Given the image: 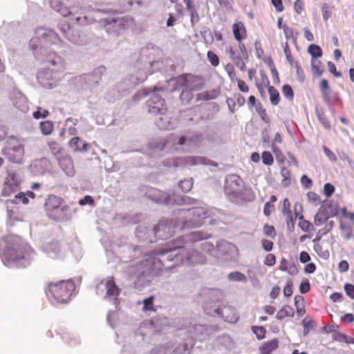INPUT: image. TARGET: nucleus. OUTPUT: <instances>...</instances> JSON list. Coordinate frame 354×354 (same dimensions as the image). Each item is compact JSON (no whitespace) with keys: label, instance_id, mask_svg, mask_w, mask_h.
<instances>
[{"label":"nucleus","instance_id":"1","mask_svg":"<svg viewBox=\"0 0 354 354\" xmlns=\"http://www.w3.org/2000/svg\"><path fill=\"white\" fill-rule=\"evenodd\" d=\"M224 192L229 201L239 205L251 202L255 198L252 188L245 187L243 180L236 174L226 176Z\"/></svg>","mask_w":354,"mask_h":354},{"label":"nucleus","instance_id":"2","mask_svg":"<svg viewBox=\"0 0 354 354\" xmlns=\"http://www.w3.org/2000/svg\"><path fill=\"white\" fill-rule=\"evenodd\" d=\"M76 286L72 279L50 282L46 290V295L56 304H66L71 298Z\"/></svg>","mask_w":354,"mask_h":354},{"label":"nucleus","instance_id":"3","mask_svg":"<svg viewBox=\"0 0 354 354\" xmlns=\"http://www.w3.org/2000/svg\"><path fill=\"white\" fill-rule=\"evenodd\" d=\"M209 212L205 207H192L178 208V223H182V229L200 227L203 220L209 216Z\"/></svg>","mask_w":354,"mask_h":354},{"label":"nucleus","instance_id":"4","mask_svg":"<svg viewBox=\"0 0 354 354\" xmlns=\"http://www.w3.org/2000/svg\"><path fill=\"white\" fill-rule=\"evenodd\" d=\"M46 214L55 221H61L66 218L70 207L65 204L64 198L55 195H50L44 203Z\"/></svg>","mask_w":354,"mask_h":354},{"label":"nucleus","instance_id":"5","mask_svg":"<svg viewBox=\"0 0 354 354\" xmlns=\"http://www.w3.org/2000/svg\"><path fill=\"white\" fill-rule=\"evenodd\" d=\"M203 301V308L205 313L209 316H211L208 313L206 308L210 310H217V308H220L221 305L219 304L221 299L223 298V292L218 289H203L199 294Z\"/></svg>","mask_w":354,"mask_h":354},{"label":"nucleus","instance_id":"6","mask_svg":"<svg viewBox=\"0 0 354 354\" xmlns=\"http://www.w3.org/2000/svg\"><path fill=\"white\" fill-rule=\"evenodd\" d=\"M100 23L109 35H119L132 23V19L128 17H111L101 19Z\"/></svg>","mask_w":354,"mask_h":354},{"label":"nucleus","instance_id":"7","mask_svg":"<svg viewBox=\"0 0 354 354\" xmlns=\"http://www.w3.org/2000/svg\"><path fill=\"white\" fill-rule=\"evenodd\" d=\"M178 260L183 266H192L204 263L206 258L196 250L187 249L178 245Z\"/></svg>","mask_w":354,"mask_h":354},{"label":"nucleus","instance_id":"8","mask_svg":"<svg viewBox=\"0 0 354 354\" xmlns=\"http://www.w3.org/2000/svg\"><path fill=\"white\" fill-rule=\"evenodd\" d=\"M70 19L75 24L84 26L92 24L95 19L82 6H74L71 8Z\"/></svg>","mask_w":354,"mask_h":354},{"label":"nucleus","instance_id":"9","mask_svg":"<svg viewBox=\"0 0 354 354\" xmlns=\"http://www.w3.org/2000/svg\"><path fill=\"white\" fill-rule=\"evenodd\" d=\"M148 112L153 115L158 116L167 112V107L165 100L158 94L152 95L147 102Z\"/></svg>","mask_w":354,"mask_h":354},{"label":"nucleus","instance_id":"10","mask_svg":"<svg viewBox=\"0 0 354 354\" xmlns=\"http://www.w3.org/2000/svg\"><path fill=\"white\" fill-rule=\"evenodd\" d=\"M236 250V248L234 244L225 240H220L217 241L216 245V254L217 255H215V257L223 260H228L232 257Z\"/></svg>","mask_w":354,"mask_h":354},{"label":"nucleus","instance_id":"11","mask_svg":"<svg viewBox=\"0 0 354 354\" xmlns=\"http://www.w3.org/2000/svg\"><path fill=\"white\" fill-rule=\"evenodd\" d=\"M209 314L211 315V317H220L222 318L225 322H233L237 319V317L234 313V309L231 306L227 305H221L220 308H217V310H210L209 308H206Z\"/></svg>","mask_w":354,"mask_h":354},{"label":"nucleus","instance_id":"12","mask_svg":"<svg viewBox=\"0 0 354 354\" xmlns=\"http://www.w3.org/2000/svg\"><path fill=\"white\" fill-rule=\"evenodd\" d=\"M45 64L48 69L55 73L63 72L66 68L63 58L55 53L48 54L45 59Z\"/></svg>","mask_w":354,"mask_h":354},{"label":"nucleus","instance_id":"13","mask_svg":"<svg viewBox=\"0 0 354 354\" xmlns=\"http://www.w3.org/2000/svg\"><path fill=\"white\" fill-rule=\"evenodd\" d=\"M209 165L213 167H217L218 164L213 160L208 159L203 156H187V157H178V165Z\"/></svg>","mask_w":354,"mask_h":354},{"label":"nucleus","instance_id":"14","mask_svg":"<svg viewBox=\"0 0 354 354\" xmlns=\"http://www.w3.org/2000/svg\"><path fill=\"white\" fill-rule=\"evenodd\" d=\"M182 80L186 87L190 90H201L204 84V81L201 77L194 75H186L185 77L178 76V82Z\"/></svg>","mask_w":354,"mask_h":354},{"label":"nucleus","instance_id":"15","mask_svg":"<svg viewBox=\"0 0 354 354\" xmlns=\"http://www.w3.org/2000/svg\"><path fill=\"white\" fill-rule=\"evenodd\" d=\"M203 140L202 133L198 132H193L189 136H181L178 138V145H186L189 149L198 147Z\"/></svg>","mask_w":354,"mask_h":354},{"label":"nucleus","instance_id":"16","mask_svg":"<svg viewBox=\"0 0 354 354\" xmlns=\"http://www.w3.org/2000/svg\"><path fill=\"white\" fill-rule=\"evenodd\" d=\"M59 30L65 38L69 41L76 44H80L82 42L80 35L75 32V30L72 29L68 22L65 21L62 23Z\"/></svg>","mask_w":354,"mask_h":354},{"label":"nucleus","instance_id":"17","mask_svg":"<svg viewBox=\"0 0 354 354\" xmlns=\"http://www.w3.org/2000/svg\"><path fill=\"white\" fill-rule=\"evenodd\" d=\"M153 231L156 236L160 239H167L174 230L171 228V224L168 222L161 221L154 227Z\"/></svg>","mask_w":354,"mask_h":354},{"label":"nucleus","instance_id":"18","mask_svg":"<svg viewBox=\"0 0 354 354\" xmlns=\"http://www.w3.org/2000/svg\"><path fill=\"white\" fill-rule=\"evenodd\" d=\"M50 6L52 9L60 13L64 17H68L71 8L70 0H50Z\"/></svg>","mask_w":354,"mask_h":354},{"label":"nucleus","instance_id":"19","mask_svg":"<svg viewBox=\"0 0 354 354\" xmlns=\"http://www.w3.org/2000/svg\"><path fill=\"white\" fill-rule=\"evenodd\" d=\"M58 163L64 173L69 176H73L75 173V167L72 158L67 154L57 157Z\"/></svg>","mask_w":354,"mask_h":354},{"label":"nucleus","instance_id":"20","mask_svg":"<svg viewBox=\"0 0 354 354\" xmlns=\"http://www.w3.org/2000/svg\"><path fill=\"white\" fill-rule=\"evenodd\" d=\"M209 236L208 234L202 231H194L188 233L184 236H178V243L181 241L186 242H198Z\"/></svg>","mask_w":354,"mask_h":354},{"label":"nucleus","instance_id":"21","mask_svg":"<svg viewBox=\"0 0 354 354\" xmlns=\"http://www.w3.org/2000/svg\"><path fill=\"white\" fill-rule=\"evenodd\" d=\"M171 113L168 110L167 113L159 115V118L156 120V125L160 129L169 130L173 128L174 121L171 119Z\"/></svg>","mask_w":354,"mask_h":354},{"label":"nucleus","instance_id":"22","mask_svg":"<svg viewBox=\"0 0 354 354\" xmlns=\"http://www.w3.org/2000/svg\"><path fill=\"white\" fill-rule=\"evenodd\" d=\"M104 286L106 290L105 297L119 295L120 290L115 284L113 277H108L104 282Z\"/></svg>","mask_w":354,"mask_h":354},{"label":"nucleus","instance_id":"23","mask_svg":"<svg viewBox=\"0 0 354 354\" xmlns=\"http://www.w3.org/2000/svg\"><path fill=\"white\" fill-rule=\"evenodd\" d=\"M322 230H319L316 237L313 240L314 243V250L315 252L322 259H327L329 258V251L326 250H324L322 246L319 243V241L322 238V234H319Z\"/></svg>","mask_w":354,"mask_h":354},{"label":"nucleus","instance_id":"24","mask_svg":"<svg viewBox=\"0 0 354 354\" xmlns=\"http://www.w3.org/2000/svg\"><path fill=\"white\" fill-rule=\"evenodd\" d=\"M24 153V147L19 144L16 146H14L10 151L8 152L9 159L15 162H19L21 160V158Z\"/></svg>","mask_w":354,"mask_h":354},{"label":"nucleus","instance_id":"25","mask_svg":"<svg viewBox=\"0 0 354 354\" xmlns=\"http://www.w3.org/2000/svg\"><path fill=\"white\" fill-rule=\"evenodd\" d=\"M232 30L235 39L239 42L246 37V29L241 21L234 24Z\"/></svg>","mask_w":354,"mask_h":354},{"label":"nucleus","instance_id":"26","mask_svg":"<svg viewBox=\"0 0 354 354\" xmlns=\"http://www.w3.org/2000/svg\"><path fill=\"white\" fill-rule=\"evenodd\" d=\"M331 91H327L322 93V97L324 102L326 104L328 109H330L333 105L341 103L342 101L336 94L332 95Z\"/></svg>","mask_w":354,"mask_h":354},{"label":"nucleus","instance_id":"27","mask_svg":"<svg viewBox=\"0 0 354 354\" xmlns=\"http://www.w3.org/2000/svg\"><path fill=\"white\" fill-rule=\"evenodd\" d=\"M185 6L186 10L189 12L191 16V21L192 24L197 22L199 21V16L197 13V11L195 8L194 2L193 0H183Z\"/></svg>","mask_w":354,"mask_h":354},{"label":"nucleus","instance_id":"28","mask_svg":"<svg viewBox=\"0 0 354 354\" xmlns=\"http://www.w3.org/2000/svg\"><path fill=\"white\" fill-rule=\"evenodd\" d=\"M69 146L75 151H86L89 147L88 144L82 143L78 137L73 138L69 142Z\"/></svg>","mask_w":354,"mask_h":354},{"label":"nucleus","instance_id":"29","mask_svg":"<svg viewBox=\"0 0 354 354\" xmlns=\"http://www.w3.org/2000/svg\"><path fill=\"white\" fill-rule=\"evenodd\" d=\"M134 3L141 4L140 0H118V10L120 12H125L131 10Z\"/></svg>","mask_w":354,"mask_h":354},{"label":"nucleus","instance_id":"30","mask_svg":"<svg viewBox=\"0 0 354 354\" xmlns=\"http://www.w3.org/2000/svg\"><path fill=\"white\" fill-rule=\"evenodd\" d=\"M299 210H302V206L299 203H296L295 205V218H293V216H292V214L286 215L287 216V218H286L287 227L290 232H292L295 229L294 221L298 217Z\"/></svg>","mask_w":354,"mask_h":354},{"label":"nucleus","instance_id":"31","mask_svg":"<svg viewBox=\"0 0 354 354\" xmlns=\"http://www.w3.org/2000/svg\"><path fill=\"white\" fill-rule=\"evenodd\" d=\"M4 261L9 263H18L21 259H24V256L19 254L18 252L15 250H10L4 254Z\"/></svg>","mask_w":354,"mask_h":354},{"label":"nucleus","instance_id":"32","mask_svg":"<svg viewBox=\"0 0 354 354\" xmlns=\"http://www.w3.org/2000/svg\"><path fill=\"white\" fill-rule=\"evenodd\" d=\"M158 196H160V202L166 205H172L176 203V197L175 194H167L165 192L158 191Z\"/></svg>","mask_w":354,"mask_h":354},{"label":"nucleus","instance_id":"33","mask_svg":"<svg viewBox=\"0 0 354 354\" xmlns=\"http://www.w3.org/2000/svg\"><path fill=\"white\" fill-rule=\"evenodd\" d=\"M278 340L273 339L265 343L261 348L262 354H270L271 352L278 348Z\"/></svg>","mask_w":354,"mask_h":354},{"label":"nucleus","instance_id":"34","mask_svg":"<svg viewBox=\"0 0 354 354\" xmlns=\"http://www.w3.org/2000/svg\"><path fill=\"white\" fill-rule=\"evenodd\" d=\"M294 313V309L291 306L286 305L278 311L276 318L279 320H282L286 317H293Z\"/></svg>","mask_w":354,"mask_h":354},{"label":"nucleus","instance_id":"35","mask_svg":"<svg viewBox=\"0 0 354 354\" xmlns=\"http://www.w3.org/2000/svg\"><path fill=\"white\" fill-rule=\"evenodd\" d=\"M315 113L319 121L322 124L324 128L329 129L330 125L325 116L324 109L319 106H316Z\"/></svg>","mask_w":354,"mask_h":354},{"label":"nucleus","instance_id":"36","mask_svg":"<svg viewBox=\"0 0 354 354\" xmlns=\"http://www.w3.org/2000/svg\"><path fill=\"white\" fill-rule=\"evenodd\" d=\"M48 145L51 153L55 156H57V158L63 156L64 150L58 142L56 141H50Z\"/></svg>","mask_w":354,"mask_h":354},{"label":"nucleus","instance_id":"37","mask_svg":"<svg viewBox=\"0 0 354 354\" xmlns=\"http://www.w3.org/2000/svg\"><path fill=\"white\" fill-rule=\"evenodd\" d=\"M321 209L327 212L328 218L337 216L338 213L337 205L332 202L328 203L325 206L322 205Z\"/></svg>","mask_w":354,"mask_h":354},{"label":"nucleus","instance_id":"38","mask_svg":"<svg viewBox=\"0 0 354 354\" xmlns=\"http://www.w3.org/2000/svg\"><path fill=\"white\" fill-rule=\"evenodd\" d=\"M42 37L47 42L52 44H57L60 41L59 36L53 30H48L42 35Z\"/></svg>","mask_w":354,"mask_h":354},{"label":"nucleus","instance_id":"39","mask_svg":"<svg viewBox=\"0 0 354 354\" xmlns=\"http://www.w3.org/2000/svg\"><path fill=\"white\" fill-rule=\"evenodd\" d=\"M268 93L270 100L272 105L276 106L280 102V95L279 91L272 86H269Z\"/></svg>","mask_w":354,"mask_h":354},{"label":"nucleus","instance_id":"40","mask_svg":"<svg viewBox=\"0 0 354 354\" xmlns=\"http://www.w3.org/2000/svg\"><path fill=\"white\" fill-rule=\"evenodd\" d=\"M311 67L313 75L320 77L323 74L324 70L322 68V63L320 60L316 59H312Z\"/></svg>","mask_w":354,"mask_h":354},{"label":"nucleus","instance_id":"41","mask_svg":"<svg viewBox=\"0 0 354 354\" xmlns=\"http://www.w3.org/2000/svg\"><path fill=\"white\" fill-rule=\"evenodd\" d=\"M308 53L311 55L313 59L319 58L322 55L321 47L316 44L309 45L308 47Z\"/></svg>","mask_w":354,"mask_h":354},{"label":"nucleus","instance_id":"42","mask_svg":"<svg viewBox=\"0 0 354 354\" xmlns=\"http://www.w3.org/2000/svg\"><path fill=\"white\" fill-rule=\"evenodd\" d=\"M39 128L41 133L44 135L47 136L53 132L54 127L52 122L49 120H46L40 122Z\"/></svg>","mask_w":354,"mask_h":354},{"label":"nucleus","instance_id":"43","mask_svg":"<svg viewBox=\"0 0 354 354\" xmlns=\"http://www.w3.org/2000/svg\"><path fill=\"white\" fill-rule=\"evenodd\" d=\"M327 212L320 208V210L316 214L314 218L315 224L317 226L327 221L329 218L326 215Z\"/></svg>","mask_w":354,"mask_h":354},{"label":"nucleus","instance_id":"44","mask_svg":"<svg viewBox=\"0 0 354 354\" xmlns=\"http://www.w3.org/2000/svg\"><path fill=\"white\" fill-rule=\"evenodd\" d=\"M281 175L283 178L281 180V185L286 187H288L291 182L290 170L285 167H282L281 170Z\"/></svg>","mask_w":354,"mask_h":354},{"label":"nucleus","instance_id":"45","mask_svg":"<svg viewBox=\"0 0 354 354\" xmlns=\"http://www.w3.org/2000/svg\"><path fill=\"white\" fill-rule=\"evenodd\" d=\"M308 317H306L302 321V325L304 326V335H307L309 333L310 329H313L316 327V323L313 319H307Z\"/></svg>","mask_w":354,"mask_h":354},{"label":"nucleus","instance_id":"46","mask_svg":"<svg viewBox=\"0 0 354 354\" xmlns=\"http://www.w3.org/2000/svg\"><path fill=\"white\" fill-rule=\"evenodd\" d=\"M196 204H197V201L193 198H191V197L185 196V195H183L181 196H178V206H182V205H195Z\"/></svg>","mask_w":354,"mask_h":354},{"label":"nucleus","instance_id":"47","mask_svg":"<svg viewBox=\"0 0 354 354\" xmlns=\"http://www.w3.org/2000/svg\"><path fill=\"white\" fill-rule=\"evenodd\" d=\"M18 185L16 184H11L6 183L3 185L2 193L3 196H9L12 193H15L17 191Z\"/></svg>","mask_w":354,"mask_h":354},{"label":"nucleus","instance_id":"48","mask_svg":"<svg viewBox=\"0 0 354 354\" xmlns=\"http://www.w3.org/2000/svg\"><path fill=\"white\" fill-rule=\"evenodd\" d=\"M283 30L284 32L285 37L287 39H292V41L296 43L297 41V32L293 29L289 28L287 25H283Z\"/></svg>","mask_w":354,"mask_h":354},{"label":"nucleus","instance_id":"49","mask_svg":"<svg viewBox=\"0 0 354 354\" xmlns=\"http://www.w3.org/2000/svg\"><path fill=\"white\" fill-rule=\"evenodd\" d=\"M193 187V179L180 180L178 182V187L181 189L183 192H189Z\"/></svg>","mask_w":354,"mask_h":354},{"label":"nucleus","instance_id":"50","mask_svg":"<svg viewBox=\"0 0 354 354\" xmlns=\"http://www.w3.org/2000/svg\"><path fill=\"white\" fill-rule=\"evenodd\" d=\"M202 250L209 254L210 255L215 257L216 254V246L214 245L211 242H204L201 244Z\"/></svg>","mask_w":354,"mask_h":354},{"label":"nucleus","instance_id":"51","mask_svg":"<svg viewBox=\"0 0 354 354\" xmlns=\"http://www.w3.org/2000/svg\"><path fill=\"white\" fill-rule=\"evenodd\" d=\"M227 278L234 281H245L247 280L245 275L240 272H232L228 274Z\"/></svg>","mask_w":354,"mask_h":354},{"label":"nucleus","instance_id":"52","mask_svg":"<svg viewBox=\"0 0 354 354\" xmlns=\"http://www.w3.org/2000/svg\"><path fill=\"white\" fill-rule=\"evenodd\" d=\"M218 95V93L215 90L208 91L201 93L198 95V97L203 100H209L215 99Z\"/></svg>","mask_w":354,"mask_h":354},{"label":"nucleus","instance_id":"53","mask_svg":"<svg viewBox=\"0 0 354 354\" xmlns=\"http://www.w3.org/2000/svg\"><path fill=\"white\" fill-rule=\"evenodd\" d=\"M299 226L303 231L308 232H310V230L313 227L310 222L304 219L303 215H300L299 216Z\"/></svg>","mask_w":354,"mask_h":354},{"label":"nucleus","instance_id":"54","mask_svg":"<svg viewBox=\"0 0 354 354\" xmlns=\"http://www.w3.org/2000/svg\"><path fill=\"white\" fill-rule=\"evenodd\" d=\"M153 296H150L149 297L145 299L143 301V310L156 311V309L153 307Z\"/></svg>","mask_w":354,"mask_h":354},{"label":"nucleus","instance_id":"55","mask_svg":"<svg viewBox=\"0 0 354 354\" xmlns=\"http://www.w3.org/2000/svg\"><path fill=\"white\" fill-rule=\"evenodd\" d=\"M256 111L260 115L261 120L266 122H270V118L267 117L266 109L262 107L261 102H258L256 106Z\"/></svg>","mask_w":354,"mask_h":354},{"label":"nucleus","instance_id":"56","mask_svg":"<svg viewBox=\"0 0 354 354\" xmlns=\"http://www.w3.org/2000/svg\"><path fill=\"white\" fill-rule=\"evenodd\" d=\"M283 95L288 100H292L294 98V91L289 84H284L282 87Z\"/></svg>","mask_w":354,"mask_h":354},{"label":"nucleus","instance_id":"57","mask_svg":"<svg viewBox=\"0 0 354 354\" xmlns=\"http://www.w3.org/2000/svg\"><path fill=\"white\" fill-rule=\"evenodd\" d=\"M295 66L296 68L297 72V77L299 82L303 83L305 80V75L303 69L301 68V66L299 65V63L298 61L295 62V64L292 66Z\"/></svg>","mask_w":354,"mask_h":354},{"label":"nucleus","instance_id":"58","mask_svg":"<svg viewBox=\"0 0 354 354\" xmlns=\"http://www.w3.org/2000/svg\"><path fill=\"white\" fill-rule=\"evenodd\" d=\"M252 330L257 335V337L259 339H263L266 333V330L263 326H253L252 327Z\"/></svg>","mask_w":354,"mask_h":354},{"label":"nucleus","instance_id":"59","mask_svg":"<svg viewBox=\"0 0 354 354\" xmlns=\"http://www.w3.org/2000/svg\"><path fill=\"white\" fill-rule=\"evenodd\" d=\"M262 162L266 165H271L274 162V159L272 153L270 151H263L262 153Z\"/></svg>","mask_w":354,"mask_h":354},{"label":"nucleus","instance_id":"60","mask_svg":"<svg viewBox=\"0 0 354 354\" xmlns=\"http://www.w3.org/2000/svg\"><path fill=\"white\" fill-rule=\"evenodd\" d=\"M207 57L212 66H217L219 64V58L213 51L209 50Z\"/></svg>","mask_w":354,"mask_h":354},{"label":"nucleus","instance_id":"61","mask_svg":"<svg viewBox=\"0 0 354 354\" xmlns=\"http://www.w3.org/2000/svg\"><path fill=\"white\" fill-rule=\"evenodd\" d=\"M205 329H207V330H205V336L207 337L218 332L220 330V328L216 324H210V325L205 324Z\"/></svg>","mask_w":354,"mask_h":354},{"label":"nucleus","instance_id":"62","mask_svg":"<svg viewBox=\"0 0 354 354\" xmlns=\"http://www.w3.org/2000/svg\"><path fill=\"white\" fill-rule=\"evenodd\" d=\"M333 339L340 342L350 343V342H348V337L340 332L335 331L333 334Z\"/></svg>","mask_w":354,"mask_h":354},{"label":"nucleus","instance_id":"63","mask_svg":"<svg viewBox=\"0 0 354 354\" xmlns=\"http://www.w3.org/2000/svg\"><path fill=\"white\" fill-rule=\"evenodd\" d=\"M49 113L46 109H42L41 107H38L37 110L33 113V117L35 119L44 118L48 115Z\"/></svg>","mask_w":354,"mask_h":354},{"label":"nucleus","instance_id":"64","mask_svg":"<svg viewBox=\"0 0 354 354\" xmlns=\"http://www.w3.org/2000/svg\"><path fill=\"white\" fill-rule=\"evenodd\" d=\"M344 289L347 296L354 299V286L347 283L344 284Z\"/></svg>","mask_w":354,"mask_h":354}]
</instances>
